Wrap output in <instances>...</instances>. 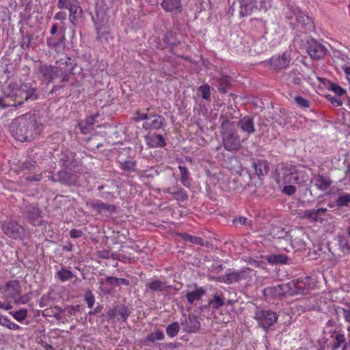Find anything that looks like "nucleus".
Returning <instances> with one entry per match:
<instances>
[{"mask_svg":"<svg viewBox=\"0 0 350 350\" xmlns=\"http://www.w3.org/2000/svg\"><path fill=\"white\" fill-rule=\"evenodd\" d=\"M34 117L29 113L21 115L12 120L10 131L15 139L20 142L30 141L40 129Z\"/></svg>","mask_w":350,"mask_h":350,"instance_id":"1","label":"nucleus"},{"mask_svg":"<svg viewBox=\"0 0 350 350\" xmlns=\"http://www.w3.org/2000/svg\"><path fill=\"white\" fill-rule=\"evenodd\" d=\"M4 96L11 98L15 103L13 105L5 104L3 98H0V107L5 109L8 106L15 107L22 105L28 100H36V88L29 83H10L3 90Z\"/></svg>","mask_w":350,"mask_h":350,"instance_id":"2","label":"nucleus"},{"mask_svg":"<svg viewBox=\"0 0 350 350\" xmlns=\"http://www.w3.org/2000/svg\"><path fill=\"white\" fill-rule=\"evenodd\" d=\"M308 180L309 176L306 169L301 167H286L282 169V176L278 178V183L284 186L282 193L292 196L297 191L294 184L301 185Z\"/></svg>","mask_w":350,"mask_h":350,"instance_id":"3","label":"nucleus"},{"mask_svg":"<svg viewBox=\"0 0 350 350\" xmlns=\"http://www.w3.org/2000/svg\"><path fill=\"white\" fill-rule=\"evenodd\" d=\"M221 136L224 148L228 151L237 150L241 145V141L236 130L228 120L221 124Z\"/></svg>","mask_w":350,"mask_h":350,"instance_id":"4","label":"nucleus"},{"mask_svg":"<svg viewBox=\"0 0 350 350\" xmlns=\"http://www.w3.org/2000/svg\"><path fill=\"white\" fill-rule=\"evenodd\" d=\"M240 4L239 16L245 17L256 10L267 11L271 7L269 0H238Z\"/></svg>","mask_w":350,"mask_h":350,"instance_id":"5","label":"nucleus"},{"mask_svg":"<svg viewBox=\"0 0 350 350\" xmlns=\"http://www.w3.org/2000/svg\"><path fill=\"white\" fill-rule=\"evenodd\" d=\"M57 6L59 9L69 11V21L72 26H75L83 16V10L78 0H57Z\"/></svg>","mask_w":350,"mask_h":350,"instance_id":"6","label":"nucleus"},{"mask_svg":"<svg viewBox=\"0 0 350 350\" xmlns=\"http://www.w3.org/2000/svg\"><path fill=\"white\" fill-rule=\"evenodd\" d=\"M314 285V280L311 277H304L287 283L288 295L308 293Z\"/></svg>","mask_w":350,"mask_h":350,"instance_id":"7","label":"nucleus"},{"mask_svg":"<svg viewBox=\"0 0 350 350\" xmlns=\"http://www.w3.org/2000/svg\"><path fill=\"white\" fill-rule=\"evenodd\" d=\"M1 230L8 237L13 239H23L25 237V229L14 221H3L1 224Z\"/></svg>","mask_w":350,"mask_h":350,"instance_id":"8","label":"nucleus"},{"mask_svg":"<svg viewBox=\"0 0 350 350\" xmlns=\"http://www.w3.org/2000/svg\"><path fill=\"white\" fill-rule=\"evenodd\" d=\"M288 8L290 10L288 14V18H295L297 23L306 31H311L314 28L312 19L303 13L298 7L291 5Z\"/></svg>","mask_w":350,"mask_h":350,"instance_id":"9","label":"nucleus"},{"mask_svg":"<svg viewBox=\"0 0 350 350\" xmlns=\"http://www.w3.org/2000/svg\"><path fill=\"white\" fill-rule=\"evenodd\" d=\"M255 319L265 330L268 329L278 320L277 314L270 310H261L255 313Z\"/></svg>","mask_w":350,"mask_h":350,"instance_id":"10","label":"nucleus"},{"mask_svg":"<svg viewBox=\"0 0 350 350\" xmlns=\"http://www.w3.org/2000/svg\"><path fill=\"white\" fill-rule=\"evenodd\" d=\"M291 61V51H286L282 54H278L271 57L269 60V64L273 70H280L287 68Z\"/></svg>","mask_w":350,"mask_h":350,"instance_id":"11","label":"nucleus"},{"mask_svg":"<svg viewBox=\"0 0 350 350\" xmlns=\"http://www.w3.org/2000/svg\"><path fill=\"white\" fill-rule=\"evenodd\" d=\"M22 291L19 281L16 280L6 282L0 287V292L7 298L14 299L16 296L20 295Z\"/></svg>","mask_w":350,"mask_h":350,"instance_id":"12","label":"nucleus"},{"mask_svg":"<svg viewBox=\"0 0 350 350\" xmlns=\"http://www.w3.org/2000/svg\"><path fill=\"white\" fill-rule=\"evenodd\" d=\"M306 51L311 58L316 59L322 58L326 53L325 47L314 39L307 42Z\"/></svg>","mask_w":350,"mask_h":350,"instance_id":"13","label":"nucleus"},{"mask_svg":"<svg viewBox=\"0 0 350 350\" xmlns=\"http://www.w3.org/2000/svg\"><path fill=\"white\" fill-rule=\"evenodd\" d=\"M237 126L246 138L255 133L254 120L250 116L241 118L237 122Z\"/></svg>","mask_w":350,"mask_h":350,"instance_id":"14","label":"nucleus"},{"mask_svg":"<svg viewBox=\"0 0 350 350\" xmlns=\"http://www.w3.org/2000/svg\"><path fill=\"white\" fill-rule=\"evenodd\" d=\"M287 284H278L274 286L267 287L263 290V295L266 297H278L288 295Z\"/></svg>","mask_w":350,"mask_h":350,"instance_id":"15","label":"nucleus"},{"mask_svg":"<svg viewBox=\"0 0 350 350\" xmlns=\"http://www.w3.org/2000/svg\"><path fill=\"white\" fill-rule=\"evenodd\" d=\"M25 214L29 223L33 226H41L43 221L40 219L41 211L39 208L35 205L27 206L25 211Z\"/></svg>","mask_w":350,"mask_h":350,"instance_id":"16","label":"nucleus"},{"mask_svg":"<svg viewBox=\"0 0 350 350\" xmlns=\"http://www.w3.org/2000/svg\"><path fill=\"white\" fill-rule=\"evenodd\" d=\"M327 208L308 209L299 213V217L306 219L311 222L321 221V216L326 212Z\"/></svg>","mask_w":350,"mask_h":350,"instance_id":"17","label":"nucleus"},{"mask_svg":"<svg viewBox=\"0 0 350 350\" xmlns=\"http://www.w3.org/2000/svg\"><path fill=\"white\" fill-rule=\"evenodd\" d=\"M55 66L59 77H63V80H65L66 75L71 72L74 68L70 57L59 59Z\"/></svg>","mask_w":350,"mask_h":350,"instance_id":"18","label":"nucleus"},{"mask_svg":"<svg viewBox=\"0 0 350 350\" xmlns=\"http://www.w3.org/2000/svg\"><path fill=\"white\" fill-rule=\"evenodd\" d=\"M86 204L99 214L112 213L116 212V208L114 205L105 204L100 201L87 202Z\"/></svg>","mask_w":350,"mask_h":350,"instance_id":"19","label":"nucleus"},{"mask_svg":"<svg viewBox=\"0 0 350 350\" xmlns=\"http://www.w3.org/2000/svg\"><path fill=\"white\" fill-rule=\"evenodd\" d=\"M181 324L183 326L184 331L188 333H195L200 327V323L198 318L191 314L185 317V320L182 321Z\"/></svg>","mask_w":350,"mask_h":350,"instance_id":"20","label":"nucleus"},{"mask_svg":"<svg viewBox=\"0 0 350 350\" xmlns=\"http://www.w3.org/2000/svg\"><path fill=\"white\" fill-rule=\"evenodd\" d=\"M65 33L62 32L59 36V34L55 37H49L46 39L47 45L54 49L57 52H60L64 50L65 46Z\"/></svg>","mask_w":350,"mask_h":350,"instance_id":"21","label":"nucleus"},{"mask_svg":"<svg viewBox=\"0 0 350 350\" xmlns=\"http://www.w3.org/2000/svg\"><path fill=\"white\" fill-rule=\"evenodd\" d=\"M39 74L44 80L49 82L59 77L55 66H40L39 68Z\"/></svg>","mask_w":350,"mask_h":350,"instance_id":"22","label":"nucleus"},{"mask_svg":"<svg viewBox=\"0 0 350 350\" xmlns=\"http://www.w3.org/2000/svg\"><path fill=\"white\" fill-rule=\"evenodd\" d=\"M205 291L202 288H196L193 291H188L185 297L188 303L191 305H196L197 302L202 299Z\"/></svg>","mask_w":350,"mask_h":350,"instance_id":"23","label":"nucleus"},{"mask_svg":"<svg viewBox=\"0 0 350 350\" xmlns=\"http://www.w3.org/2000/svg\"><path fill=\"white\" fill-rule=\"evenodd\" d=\"M161 5L167 12L177 13L182 10L180 0H163Z\"/></svg>","mask_w":350,"mask_h":350,"instance_id":"24","label":"nucleus"},{"mask_svg":"<svg viewBox=\"0 0 350 350\" xmlns=\"http://www.w3.org/2000/svg\"><path fill=\"white\" fill-rule=\"evenodd\" d=\"M256 174L258 176H265L269 170V163L265 160H258L253 163Z\"/></svg>","mask_w":350,"mask_h":350,"instance_id":"25","label":"nucleus"},{"mask_svg":"<svg viewBox=\"0 0 350 350\" xmlns=\"http://www.w3.org/2000/svg\"><path fill=\"white\" fill-rule=\"evenodd\" d=\"M148 145L152 148L163 147L166 143L164 137L160 134L150 135L146 137Z\"/></svg>","mask_w":350,"mask_h":350,"instance_id":"26","label":"nucleus"},{"mask_svg":"<svg viewBox=\"0 0 350 350\" xmlns=\"http://www.w3.org/2000/svg\"><path fill=\"white\" fill-rule=\"evenodd\" d=\"M224 282L228 284H232L246 278V271L241 270L234 271L226 274L224 276Z\"/></svg>","mask_w":350,"mask_h":350,"instance_id":"27","label":"nucleus"},{"mask_svg":"<svg viewBox=\"0 0 350 350\" xmlns=\"http://www.w3.org/2000/svg\"><path fill=\"white\" fill-rule=\"evenodd\" d=\"M165 119L161 116H154V119L150 122H146L143 124L145 129H160L164 126Z\"/></svg>","mask_w":350,"mask_h":350,"instance_id":"28","label":"nucleus"},{"mask_svg":"<svg viewBox=\"0 0 350 350\" xmlns=\"http://www.w3.org/2000/svg\"><path fill=\"white\" fill-rule=\"evenodd\" d=\"M312 183L317 189L321 191L327 189L331 185L330 180L322 176L315 177Z\"/></svg>","mask_w":350,"mask_h":350,"instance_id":"29","label":"nucleus"},{"mask_svg":"<svg viewBox=\"0 0 350 350\" xmlns=\"http://www.w3.org/2000/svg\"><path fill=\"white\" fill-rule=\"evenodd\" d=\"M338 245L343 253L350 252V236L348 234L338 235Z\"/></svg>","mask_w":350,"mask_h":350,"instance_id":"30","label":"nucleus"},{"mask_svg":"<svg viewBox=\"0 0 350 350\" xmlns=\"http://www.w3.org/2000/svg\"><path fill=\"white\" fill-rule=\"evenodd\" d=\"M267 260L271 265L286 264L288 258L284 254H270L267 256Z\"/></svg>","mask_w":350,"mask_h":350,"instance_id":"31","label":"nucleus"},{"mask_svg":"<svg viewBox=\"0 0 350 350\" xmlns=\"http://www.w3.org/2000/svg\"><path fill=\"white\" fill-rule=\"evenodd\" d=\"M178 169L180 172V182L184 186L189 187L191 186V179L189 176L188 169L186 167L182 165H179Z\"/></svg>","mask_w":350,"mask_h":350,"instance_id":"32","label":"nucleus"},{"mask_svg":"<svg viewBox=\"0 0 350 350\" xmlns=\"http://www.w3.org/2000/svg\"><path fill=\"white\" fill-rule=\"evenodd\" d=\"M148 287L153 291H163L167 288L165 282L154 279L147 284Z\"/></svg>","mask_w":350,"mask_h":350,"instance_id":"33","label":"nucleus"},{"mask_svg":"<svg viewBox=\"0 0 350 350\" xmlns=\"http://www.w3.org/2000/svg\"><path fill=\"white\" fill-rule=\"evenodd\" d=\"M56 275L62 282L68 281L74 277L72 272L67 269L66 267H62L59 271H57Z\"/></svg>","mask_w":350,"mask_h":350,"instance_id":"34","label":"nucleus"},{"mask_svg":"<svg viewBox=\"0 0 350 350\" xmlns=\"http://www.w3.org/2000/svg\"><path fill=\"white\" fill-rule=\"evenodd\" d=\"M0 325L5 327L10 330H19L21 329V326L11 321L8 317L4 315L1 317Z\"/></svg>","mask_w":350,"mask_h":350,"instance_id":"35","label":"nucleus"},{"mask_svg":"<svg viewBox=\"0 0 350 350\" xmlns=\"http://www.w3.org/2000/svg\"><path fill=\"white\" fill-rule=\"evenodd\" d=\"M180 237L187 242L200 245H204V241L200 237L192 236L185 233L180 234Z\"/></svg>","mask_w":350,"mask_h":350,"instance_id":"36","label":"nucleus"},{"mask_svg":"<svg viewBox=\"0 0 350 350\" xmlns=\"http://www.w3.org/2000/svg\"><path fill=\"white\" fill-rule=\"evenodd\" d=\"M107 282L113 286H118L120 285H129V282L124 278H118L116 277L109 276L107 278Z\"/></svg>","mask_w":350,"mask_h":350,"instance_id":"37","label":"nucleus"},{"mask_svg":"<svg viewBox=\"0 0 350 350\" xmlns=\"http://www.w3.org/2000/svg\"><path fill=\"white\" fill-rule=\"evenodd\" d=\"M198 91L201 94L203 99L211 102V86L208 84H204L198 88Z\"/></svg>","mask_w":350,"mask_h":350,"instance_id":"38","label":"nucleus"},{"mask_svg":"<svg viewBox=\"0 0 350 350\" xmlns=\"http://www.w3.org/2000/svg\"><path fill=\"white\" fill-rule=\"evenodd\" d=\"M180 330V325L178 322H174L167 325L166 327V333L168 336L175 337Z\"/></svg>","mask_w":350,"mask_h":350,"instance_id":"39","label":"nucleus"},{"mask_svg":"<svg viewBox=\"0 0 350 350\" xmlns=\"http://www.w3.org/2000/svg\"><path fill=\"white\" fill-rule=\"evenodd\" d=\"M32 293L29 292L23 295H18L14 299L16 305H23L27 304L31 299Z\"/></svg>","mask_w":350,"mask_h":350,"instance_id":"40","label":"nucleus"},{"mask_svg":"<svg viewBox=\"0 0 350 350\" xmlns=\"http://www.w3.org/2000/svg\"><path fill=\"white\" fill-rule=\"evenodd\" d=\"M337 206L342 207L350 204V193H342L338 196L336 200Z\"/></svg>","mask_w":350,"mask_h":350,"instance_id":"41","label":"nucleus"},{"mask_svg":"<svg viewBox=\"0 0 350 350\" xmlns=\"http://www.w3.org/2000/svg\"><path fill=\"white\" fill-rule=\"evenodd\" d=\"M346 342L345 336L341 333L337 334L334 338L332 350L338 349L342 345H344Z\"/></svg>","mask_w":350,"mask_h":350,"instance_id":"42","label":"nucleus"},{"mask_svg":"<svg viewBox=\"0 0 350 350\" xmlns=\"http://www.w3.org/2000/svg\"><path fill=\"white\" fill-rule=\"evenodd\" d=\"M10 314L16 321L21 322L24 321L27 317V310L21 309L16 312H10Z\"/></svg>","mask_w":350,"mask_h":350,"instance_id":"43","label":"nucleus"},{"mask_svg":"<svg viewBox=\"0 0 350 350\" xmlns=\"http://www.w3.org/2000/svg\"><path fill=\"white\" fill-rule=\"evenodd\" d=\"M229 77L228 76H222L219 79V83L217 86L219 91L223 93L226 92V89L229 84Z\"/></svg>","mask_w":350,"mask_h":350,"instance_id":"44","label":"nucleus"},{"mask_svg":"<svg viewBox=\"0 0 350 350\" xmlns=\"http://www.w3.org/2000/svg\"><path fill=\"white\" fill-rule=\"evenodd\" d=\"M209 304L215 309H217L221 306L225 305V302L223 299L217 294L214 295L213 299L209 302Z\"/></svg>","mask_w":350,"mask_h":350,"instance_id":"45","label":"nucleus"},{"mask_svg":"<svg viewBox=\"0 0 350 350\" xmlns=\"http://www.w3.org/2000/svg\"><path fill=\"white\" fill-rule=\"evenodd\" d=\"M164 338L163 333L158 330L154 332H152L148 335L146 339L149 342H154L156 340H162Z\"/></svg>","mask_w":350,"mask_h":350,"instance_id":"46","label":"nucleus"},{"mask_svg":"<svg viewBox=\"0 0 350 350\" xmlns=\"http://www.w3.org/2000/svg\"><path fill=\"white\" fill-rule=\"evenodd\" d=\"M329 89L338 96H342L346 94V90L337 83H331Z\"/></svg>","mask_w":350,"mask_h":350,"instance_id":"47","label":"nucleus"},{"mask_svg":"<svg viewBox=\"0 0 350 350\" xmlns=\"http://www.w3.org/2000/svg\"><path fill=\"white\" fill-rule=\"evenodd\" d=\"M295 101L296 104L301 108H308L310 107V101L302 96H295Z\"/></svg>","mask_w":350,"mask_h":350,"instance_id":"48","label":"nucleus"},{"mask_svg":"<svg viewBox=\"0 0 350 350\" xmlns=\"http://www.w3.org/2000/svg\"><path fill=\"white\" fill-rule=\"evenodd\" d=\"M84 299L86 301L88 308H91L93 307L95 302V299L93 293L90 291L85 292L84 295Z\"/></svg>","mask_w":350,"mask_h":350,"instance_id":"49","label":"nucleus"},{"mask_svg":"<svg viewBox=\"0 0 350 350\" xmlns=\"http://www.w3.org/2000/svg\"><path fill=\"white\" fill-rule=\"evenodd\" d=\"M135 162L133 161H126L122 163V168L126 171H134Z\"/></svg>","mask_w":350,"mask_h":350,"instance_id":"50","label":"nucleus"},{"mask_svg":"<svg viewBox=\"0 0 350 350\" xmlns=\"http://www.w3.org/2000/svg\"><path fill=\"white\" fill-rule=\"evenodd\" d=\"M172 193L174 194L178 200L184 201L187 198L186 193L183 189H178Z\"/></svg>","mask_w":350,"mask_h":350,"instance_id":"51","label":"nucleus"},{"mask_svg":"<svg viewBox=\"0 0 350 350\" xmlns=\"http://www.w3.org/2000/svg\"><path fill=\"white\" fill-rule=\"evenodd\" d=\"M118 313L121 315L124 319H126L129 315V312L128 308L124 306H121L118 310Z\"/></svg>","mask_w":350,"mask_h":350,"instance_id":"52","label":"nucleus"},{"mask_svg":"<svg viewBox=\"0 0 350 350\" xmlns=\"http://www.w3.org/2000/svg\"><path fill=\"white\" fill-rule=\"evenodd\" d=\"M42 178V173H38V174H36L35 175H29V176H27L26 177V180L29 181V182H32V181L38 182V181L41 180Z\"/></svg>","mask_w":350,"mask_h":350,"instance_id":"53","label":"nucleus"},{"mask_svg":"<svg viewBox=\"0 0 350 350\" xmlns=\"http://www.w3.org/2000/svg\"><path fill=\"white\" fill-rule=\"evenodd\" d=\"M98 256L102 258L107 259L112 256V254H111L109 250H104L98 252Z\"/></svg>","mask_w":350,"mask_h":350,"instance_id":"54","label":"nucleus"},{"mask_svg":"<svg viewBox=\"0 0 350 350\" xmlns=\"http://www.w3.org/2000/svg\"><path fill=\"white\" fill-rule=\"evenodd\" d=\"M70 237L73 239L81 237L83 235V232L77 229H72L70 230Z\"/></svg>","mask_w":350,"mask_h":350,"instance_id":"55","label":"nucleus"},{"mask_svg":"<svg viewBox=\"0 0 350 350\" xmlns=\"http://www.w3.org/2000/svg\"><path fill=\"white\" fill-rule=\"evenodd\" d=\"M66 13L64 12L60 11L55 14L54 19L63 21L66 19Z\"/></svg>","mask_w":350,"mask_h":350,"instance_id":"56","label":"nucleus"},{"mask_svg":"<svg viewBox=\"0 0 350 350\" xmlns=\"http://www.w3.org/2000/svg\"><path fill=\"white\" fill-rule=\"evenodd\" d=\"M12 308V306L7 301H0V309L9 310Z\"/></svg>","mask_w":350,"mask_h":350,"instance_id":"57","label":"nucleus"},{"mask_svg":"<svg viewBox=\"0 0 350 350\" xmlns=\"http://www.w3.org/2000/svg\"><path fill=\"white\" fill-rule=\"evenodd\" d=\"M233 222L234 224H242V225H246L247 224V219L246 217H239V218H236L233 220Z\"/></svg>","mask_w":350,"mask_h":350,"instance_id":"58","label":"nucleus"},{"mask_svg":"<svg viewBox=\"0 0 350 350\" xmlns=\"http://www.w3.org/2000/svg\"><path fill=\"white\" fill-rule=\"evenodd\" d=\"M330 101L334 105L337 107L341 106L342 105V101L338 97H332L330 99Z\"/></svg>","mask_w":350,"mask_h":350,"instance_id":"59","label":"nucleus"},{"mask_svg":"<svg viewBox=\"0 0 350 350\" xmlns=\"http://www.w3.org/2000/svg\"><path fill=\"white\" fill-rule=\"evenodd\" d=\"M344 318L346 321L350 323V306L347 309H342Z\"/></svg>","mask_w":350,"mask_h":350,"instance_id":"60","label":"nucleus"},{"mask_svg":"<svg viewBox=\"0 0 350 350\" xmlns=\"http://www.w3.org/2000/svg\"><path fill=\"white\" fill-rule=\"evenodd\" d=\"M148 119V114L144 113H137L135 120L137 121L145 120Z\"/></svg>","mask_w":350,"mask_h":350,"instance_id":"61","label":"nucleus"},{"mask_svg":"<svg viewBox=\"0 0 350 350\" xmlns=\"http://www.w3.org/2000/svg\"><path fill=\"white\" fill-rule=\"evenodd\" d=\"M96 17L98 18H100L102 21H105V10H96Z\"/></svg>","mask_w":350,"mask_h":350,"instance_id":"62","label":"nucleus"},{"mask_svg":"<svg viewBox=\"0 0 350 350\" xmlns=\"http://www.w3.org/2000/svg\"><path fill=\"white\" fill-rule=\"evenodd\" d=\"M342 69L347 76H350V66L345 64L343 66H342Z\"/></svg>","mask_w":350,"mask_h":350,"instance_id":"63","label":"nucleus"},{"mask_svg":"<svg viewBox=\"0 0 350 350\" xmlns=\"http://www.w3.org/2000/svg\"><path fill=\"white\" fill-rule=\"evenodd\" d=\"M350 347V333L348 334V341L343 345L342 350H347Z\"/></svg>","mask_w":350,"mask_h":350,"instance_id":"64","label":"nucleus"}]
</instances>
